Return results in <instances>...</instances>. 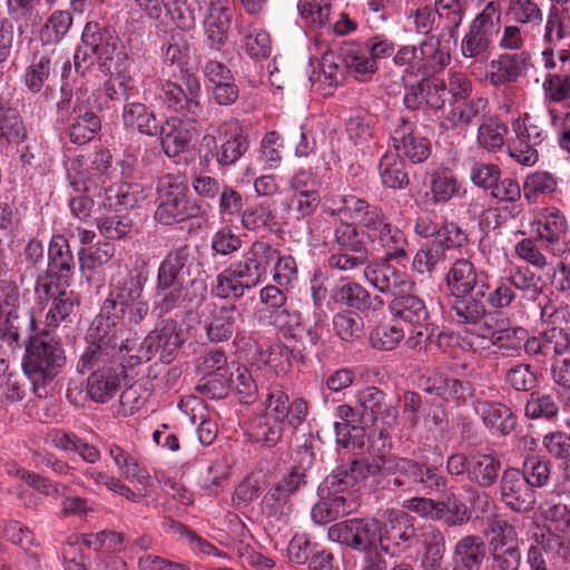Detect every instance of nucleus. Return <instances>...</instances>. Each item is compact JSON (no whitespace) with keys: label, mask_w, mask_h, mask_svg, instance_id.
Here are the masks:
<instances>
[{"label":"nucleus","mask_w":570,"mask_h":570,"mask_svg":"<svg viewBox=\"0 0 570 570\" xmlns=\"http://www.w3.org/2000/svg\"><path fill=\"white\" fill-rule=\"evenodd\" d=\"M542 517L546 531L535 534L533 543L542 547L547 554L567 557L570 552V507L561 502L548 503Z\"/></svg>","instance_id":"aec40b11"},{"label":"nucleus","mask_w":570,"mask_h":570,"mask_svg":"<svg viewBox=\"0 0 570 570\" xmlns=\"http://www.w3.org/2000/svg\"><path fill=\"white\" fill-rule=\"evenodd\" d=\"M242 227L249 232H273L277 225L276 216L266 204H257L243 209L240 214Z\"/></svg>","instance_id":"338daca9"},{"label":"nucleus","mask_w":570,"mask_h":570,"mask_svg":"<svg viewBox=\"0 0 570 570\" xmlns=\"http://www.w3.org/2000/svg\"><path fill=\"white\" fill-rule=\"evenodd\" d=\"M120 49V38L112 27L97 21H88L73 53L75 71L80 76H86L96 61L101 69L109 68Z\"/></svg>","instance_id":"9d476101"},{"label":"nucleus","mask_w":570,"mask_h":570,"mask_svg":"<svg viewBox=\"0 0 570 570\" xmlns=\"http://www.w3.org/2000/svg\"><path fill=\"white\" fill-rule=\"evenodd\" d=\"M539 240L554 256H561L567 245L566 238L569 230L564 214L554 206L538 209L531 223Z\"/></svg>","instance_id":"a878e982"},{"label":"nucleus","mask_w":570,"mask_h":570,"mask_svg":"<svg viewBox=\"0 0 570 570\" xmlns=\"http://www.w3.org/2000/svg\"><path fill=\"white\" fill-rule=\"evenodd\" d=\"M124 126L141 135L154 137L158 134L157 117L153 109L139 101H128L122 107Z\"/></svg>","instance_id":"603ef678"},{"label":"nucleus","mask_w":570,"mask_h":570,"mask_svg":"<svg viewBox=\"0 0 570 570\" xmlns=\"http://www.w3.org/2000/svg\"><path fill=\"white\" fill-rule=\"evenodd\" d=\"M195 267L196 257L188 244L173 248L160 261L153 286V311L158 317L180 308L186 302L197 306L205 301L206 282L189 279Z\"/></svg>","instance_id":"f257e3e1"},{"label":"nucleus","mask_w":570,"mask_h":570,"mask_svg":"<svg viewBox=\"0 0 570 570\" xmlns=\"http://www.w3.org/2000/svg\"><path fill=\"white\" fill-rule=\"evenodd\" d=\"M330 298L335 304L361 313L377 312L384 306L381 296L372 295L366 287L356 281H347L334 286Z\"/></svg>","instance_id":"c9c22d12"},{"label":"nucleus","mask_w":570,"mask_h":570,"mask_svg":"<svg viewBox=\"0 0 570 570\" xmlns=\"http://www.w3.org/2000/svg\"><path fill=\"white\" fill-rule=\"evenodd\" d=\"M487 273L484 269L478 271L469 258H456L444 275L449 295L474 293L485 288Z\"/></svg>","instance_id":"f704fd0d"},{"label":"nucleus","mask_w":570,"mask_h":570,"mask_svg":"<svg viewBox=\"0 0 570 570\" xmlns=\"http://www.w3.org/2000/svg\"><path fill=\"white\" fill-rule=\"evenodd\" d=\"M199 317L209 342L220 343L233 337L243 321V313L234 303L219 305L209 302Z\"/></svg>","instance_id":"393cba45"},{"label":"nucleus","mask_w":570,"mask_h":570,"mask_svg":"<svg viewBox=\"0 0 570 570\" xmlns=\"http://www.w3.org/2000/svg\"><path fill=\"white\" fill-rule=\"evenodd\" d=\"M293 511V499L269 485L262 500V513L267 523L281 530L288 524Z\"/></svg>","instance_id":"8fccbe9b"},{"label":"nucleus","mask_w":570,"mask_h":570,"mask_svg":"<svg viewBox=\"0 0 570 570\" xmlns=\"http://www.w3.org/2000/svg\"><path fill=\"white\" fill-rule=\"evenodd\" d=\"M364 41L346 42L341 55L347 73L358 82H370L379 71V65L374 62Z\"/></svg>","instance_id":"4c0bfd02"},{"label":"nucleus","mask_w":570,"mask_h":570,"mask_svg":"<svg viewBox=\"0 0 570 570\" xmlns=\"http://www.w3.org/2000/svg\"><path fill=\"white\" fill-rule=\"evenodd\" d=\"M101 129L99 116L77 97L68 120V137L75 145H85L91 141Z\"/></svg>","instance_id":"e433bc0d"},{"label":"nucleus","mask_w":570,"mask_h":570,"mask_svg":"<svg viewBox=\"0 0 570 570\" xmlns=\"http://www.w3.org/2000/svg\"><path fill=\"white\" fill-rule=\"evenodd\" d=\"M508 132L505 122L497 116H489L479 125L476 142L487 151L497 153L504 146Z\"/></svg>","instance_id":"bf43d9fd"},{"label":"nucleus","mask_w":570,"mask_h":570,"mask_svg":"<svg viewBox=\"0 0 570 570\" xmlns=\"http://www.w3.org/2000/svg\"><path fill=\"white\" fill-rule=\"evenodd\" d=\"M355 462L337 466L321 484L322 500L311 511L315 523L325 524L337 518L350 514L357 508V502L350 489L354 488L363 479H355L347 484L346 476H354Z\"/></svg>","instance_id":"6e6552de"},{"label":"nucleus","mask_w":570,"mask_h":570,"mask_svg":"<svg viewBox=\"0 0 570 570\" xmlns=\"http://www.w3.org/2000/svg\"><path fill=\"white\" fill-rule=\"evenodd\" d=\"M58 59L55 49H43L33 53L30 65L26 68L23 82L31 92L41 89L56 77L55 68Z\"/></svg>","instance_id":"37998d69"},{"label":"nucleus","mask_w":570,"mask_h":570,"mask_svg":"<svg viewBox=\"0 0 570 570\" xmlns=\"http://www.w3.org/2000/svg\"><path fill=\"white\" fill-rule=\"evenodd\" d=\"M384 525L380 523L379 546L386 553L405 551L415 539L416 530L404 511H392Z\"/></svg>","instance_id":"7c9ffc66"},{"label":"nucleus","mask_w":570,"mask_h":570,"mask_svg":"<svg viewBox=\"0 0 570 570\" xmlns=\"http://www.w3.org/2000/svg\"><path fill=\"white\" fill-rule=\"evenodd\" d=\"M379 174L386 188L403 189L410 184L405 164L397 155L384 154L379 163Z\"/></svg>","instance_id":"680f3d73"},{"label":"nucleus","mask_w":570,"mask_h":570,"mask_svg":"<svg viewBox=\"0 0 570 570\" xmlns=\"http://www.w3.org/2000/svg\"><path fill=\"white\" fill-rule=\"evenodd\" d=\"M147 279L145 263H136L124 278L112 283L95 318L98 324L122 327L126 333L128 327L139 325L149 314V304L144 299Z\"/></svg>","instance_id":"7ed1b4c3"},{"label":"nucleus","mask_w":570,"mask_h":570,"mask_svg":"<svg viewBox=\"0 0 570 570\" xmlns=\"http://www.w3.org/2000/svg\"><path fill=\"white\" fill-rule=\"evenodd\" d=\"M570 37V8L568 6L558 8L552 6L549 9L543 33L546 45L557 46Z\"/></svg>","instance_id":"e2e57ef3"},{"label":"nucleus","mask_w":570,"mask_h":570,"mask_svg":"<svg viewBox=\"0 0 570 570\" xmlns=\"http://www.w3.org/2000/svg\"><path fill=\"white\" fill-rule=\"evenodd\" d=\"M525 336V328L521 326L509 327L493 334L491 343L501 356L517 357L520 356L523 350Z\"/></svg>","instance_id":"774afa93"},{"label":"nucleus","mask_w":570,"mask_h":570,"mask_svg":"<svg viewBox=\"0 0 570 570\" xmlns=\"http://www.w3.org/2000/svg\"><path fill=\"white\" fill-rule=\"evenodd\" d=\"M382 257L380 261L367 262L362 267L366 282L384 295L394 296L401 289H411L414 283L410 277Z\"/></svg>","instance_id":"2f4dec72"},{"label":"nucleus","mask_w":570,"mask_h":570,"mask_svg":"<svg viewBox=\"0 0 570 570\" xmlns=\"http://www.w3.org/2000/svg\"><path fill=\"white\" fill-rule=\"evenodd\" d=\"M158 38L161 39L159 47V57L165 65L177 66L183 70L190 59L193 43L183 32L170 29L160 30Z\"/></svg>","instance_id":"c03bdc74"},{"label":"nucleus","mask_w":570,"mask_h":570,"mask_svg":"<svg viewBox=\"0 0 570 570\" xmlns=\"http://www.w3.org/2000/svg\"><path fill=\"white\" fill-rule=\"evenodd\" d=\"M327 315L324 311L313 312V324L305 327L302 324V313L296 309H288L285 306L276 312H271V324L279 328L285 338L295 342L297 354L309 352L323 341L326 330Z\"/></svg>","instance_id":"dca6fc26"},{"label":"nucleus","mask_w":570,"mask_h":570,"mask_svg":"<svg viewBox=\"0 0 570 570\" xmlns=\"http://www.w3.org/2000/svg\"><path fill=\"white\" fill-rule=\"evenodd\" d=\"M560 412L559 402L551 393L532 391L524 404V415L530 420L553 422Z\"/></svg>","instance_id":"13d9d810"},{"label":"nucleus","mask_w":570,"mask_h":570,"mask_svg":"<svg viewBox=\"0 0 570 570\" xmlns=\"http://www.w3.org/2000/svg\"><path fill=\"white\" fill-rule=\"evenodd\" d=\"M26 137V130L18 109L9 99L0 96V141L19 144Z\"/></svg>","instance_id":"6e6d98bb"},{"label":"nucleus","mask_w":570,"mask_h":570,"mask_svg":"<svg viewBox=\"0 0 570 570\" xmlns=\"http://www.w3.org/2000/svg\"><path fill=\"white\" fill-rule=\"evenodd\" d=\"M419 387L453 407L464 405L473 393L469 381L452 377L438 370L426 371L419 379Z\"/></svg>","instance_id":"b1692460"},{"label":"nucleus","mask_w":570,"mask_h":570,"mask_svg":"<svg viewBox=\"0 0 570 570\" xmlns=\"http://www.w3.org/2000/svg\"><path fill=\"white\" fill-rule=\"evenodd\" d=\"M250 288L229 266L217 274L212 284V294L218 298L239 301Z\"/></svg>","instance_id":"0e129e2a"},{"label":"nucleus","mask_w":570,"mask_h":570,"mask_svg":"<svg viewBox=\"0 0 570 570\" xmlns=\"http://www.w3.org/2000/svg\"><path fill=\"white\" fill-rule=\"evenodd\" d=\"M428 188L424 195L426 203L439 206L459 196L461 184L451 170L442 169L431 174Z\"/></svg>","instance_id":"3c124183"},{"label":"nucleus","mask_w":570,"mask_h":570,"mask_svg":"<svg viewBox=\"0 0 570 570\" xmlns=\"http://www.w3.org/2000/svg\"><path fill=\"white\" fill-rule=\"evenodd\" d=\"M390 135L396 151L413 164L426 160L431 155V144L425 137L416 134V121L406 115L390 119Z\"/></svg>","instance_id":"5701e85b"},{"label":"nucleus","mask_w":570,"mask_h":570,"mask_svg":"<svg viewBox=\"0 0 570 570\" xmlns=\"http://www.w3.org/2000/svg\"><path fill=\"white\" fill-rule=\"evenodd\" d=\"M206 209L194 198L185 179L176 174H164L156 181V209L154 219L163 226L183 224L203 218Z\"/></svg>","instance_id":"423d86ee"},{"label":"nucleus","mask_w":570,"mask_h":570,"mask_svg":"<svg viewBox=\"0 0 570 570\" xmlns=\"http://www.w3.org/2000/svg\"><path fill=\"white\" fill-rule=\"evenodd\" d=\"M126 376L125 367L112 366L105 372L89 373L86 391L97 403H106L118 392L120 380Z\"/></svg>","instance_id":"09e8293b"},{"label":"nucleus","mask_w":570,"mask_h":570,"mask_svg":"<svg viewBox=\"0 0 570 570\" xmlns=\"http://www.w3.org/2000/svg\"><path fill=\"white\" fill-rule=\"evenodd\" d=\"M332 234V247L325 258V267L343 274L361 271L368 262L370 250L360 223L357 220H340Z\"/></svg>","instance_id":"1a4fd4ad"},{"label":"nucleus","mask_w":570,"mask_h":570,"mask_svg":"<svg viewBox=\"0 0 570 570\" xmlns=\"http://www.w3.org/2000/svg\"><path fill=\"white\" fill-rule=\"evenodd\" d=\"M112 155L109 149L101 148L92 155H79L71 160L68 168L70 186L77 193H101L102 186L109 178Z\"/></svg>","instance_id":"a211bd4d"},{"label":"nucleus","mask_w":570,"mask_h":570,"mask_svg":"<svg viewBox=\"0 0 570 570\" xmlns=\"http://www.w3.org/2000/svg\"><path fill=\"white\" fill-rule=\"evenodd\" d=\"M272 259L268 262V271L272 269L273 282L279 286L292 287L298 278L296 259L288 254L282 255L277 247L272 245Z\"/></svg>","instance_id":"69168bd1"},{"label":"nucleus","mask_w":570,"mask_h":570,"mask_svg":"<svg viewBox=\"0 0 570 570\" xmlns=\"http://www.w3.org/2000/svg\"><path fill=\"white\" fill-rule=\"evenodd\" d=\"M296 456H299V462L291 466L276 482L271 484V487L292 499L307 487V471L313 463L314 453L311 449L304 448L296 451Z\"/></svg>","instance_id":"a19ab883"},{"label":"nucleus","mask_w":570,"mask_h":570,"mask_svg":"<svg viewBox=\"0 0 570 570\" xmlns=\"http://www.w3.org/2000/svg\"><path fill=\"white\" fill-rule=\"evenodd\" d=\"M519 472H522V476L533 489H541L550 483L552 476V463L551 461L541 454L528 453L522 460Z\"/></svg>","instance_id":"5fc2aeb1"},{"label":"nucleus","mask_w":570,"mask_h":570,"mask_svg":"<svg viewBox=\"0 0 570 570\" xmlns=\"http://www.w3.org/2000/svg\"><path fill=\"white\" fill-rule=\"evenodd\" d=\"M249 141L238 121L220 125L213 134L202 138L199 159L200 164H209L215 159L217 165L226 168L235 165L248 150Z\"/></svg>","instance_id":"ddd939ff"},{"label":"nucleus","mask_w":570,"mask_h":570,"mask_svg":"<svg viewBox=\"0 0 570 570\" xmlns=\"http://www.w3.org/2000/svg\"><path fill=\"white\" fill-rule=\"evenodd\" d=\"M501 501L513 512L525 513L533 509L537 495L519 472V468H505L499 479Z\"/></svg>","instance_id":"c85d7f7f"},{"label":"nucleus","mask_w":570,"mask_h":570,"mask_svg":"<svg viewBox=\"0 0 570 570\" xmlns=\"http://www.w3.org/2000/svg\"><path fill=\"white\" fill-rule=\"evenodd\" d=\"M125 335L122 327L98 324L95 320L89 330L88 345L77 363V371L85 374L105 372L111 366L126 368L125 357L131 347Z\"/></svg>","instance_id":"39448f33"},{"label":"nucleus","mask_w":570,"mask_h":570,"mask_svg":"<svg viewBox=\"0 0 570 570\" xmlns=\"http://www.w3.org/2000/svg\"><path fill=\"white\" fill-rule=\"evenodd\" d=\"M502 461L494 450L474 451L469 454L454 452L446 459V472L456 482L470 488L487 490L500 479Z\"/></svg>","instance_id":"9b49d317"},{"label":"nucleus","mask_w":570,"mask_h":570,"mask_svg":"<svg viewBox=\"0 0 570 570\" xmlns=\"http://www.w3.org/2000/svg\"><path fill=\"white\" fill-rule=\"evenodd\" d=\"M501 12L494 1L485 4L483 10L471 21L461 40L460 51L464 58L483 62L489 58L493 38L500 31Z\"/></svg>","instance_id":"f3484780"},{"label":"nucleus","mask_w":570,"mask_h":570,"mask_svg":"<svg viewBox=\"0 0 570 570\" xmlns=\"http://www.w3.org/2000/svg\"><path fill=\"white\" fill-rule=\"evenodd\" d=\"M531 62L528 51L504 52L490 61L485 79L495 88L510 86L527 73Z\"/></svg>","instance_id":"72a5a7b5"},{"label":"nucleus","mask_w":570,"mask_h":570,"mask_svg":"<svg viewBox=\"0 0 570 570\" xmlns=\"http://www.w3.org/2000/svg\"><path fill=\"white\" fill-rule=\"evenodd\" d=\"M474 411L494 435H508L517 426V416L502 403L479 400L474 403Z\"/></svg>","instance_id":"79ce46f5"},{"label":"nucleus","mask_w":570,"mask_h":570,"mask_svg":"<svg viewBox=\"0 0 570 570\" xmlns=\"http://www.w3.org/2000/svg\"><path fill=\"white\" fill-rule=\"evenodd\" d=\"M61 338L41 330L29 337L22 358V370L30 381L33 394L39 399L48 396V385L66 365Z\"/></svg>","instance_id":"20e7f679"},{"label":"nucleus","mask_w":570,"mask_h":570,"mask_svg":"<svg viewBox=\"0 0 570 570\" xmlns=\"http://www.w3.org/2000/svg\"><path fill=\"white\" fill-rule=\"evenodd\" d=\"M354 476H346L347 484L355 479L367 476L392 475L387 485L392 490L440 492L446 488V479L438 466L420 462L410 458L396 455H380L371 462L354 460Z\"/></svg>","instance_id":"f03ea898"},{"label":"nucleus","mask_w":570,"mask_h":570,"mask_svg":"<svg viewBox=\"0 0 570 570\" xmlns=\"http://www.w3.org/2000/svg\"><path fill=\"white\" fill-rule=\"evenodd\" d=\"M541 278L528 266H514L507 275L493 278L489 272L485 275L484 287L478 292L484 303L497 312L510 309L518 299V292L528 302H535L543 293Z\"/></svg>","instance_id":"0eeeda50"},{"label":"nucleus","mask_w":570,"mask_h":570,"mask_svg":"<svg viewBox=\"0 0 570 570\" xmlns=\"http://www.w3.org/2000/svg\"><path fill=\"white\" fill-rule=\"evenodd\" d=\"M345 132L348 141L364 151L375 138L374 116L370 114L350 116L345 121Z\"/></svg>","instance_id":"4d7b16f0"},{"label":"nucleus","mask_w":570,"mask_h":570,"mask_svg":"<svg viewBox=\"0 0 570 570\" xmlns=\"http://www.w3.org/2000/svg\"><path fill=\"white\" fill-rule=\"evenodd\" d=\"M358 223L367 242L382 250L386 261L399 262L407 257L409 242L404 232L391 222L381 206L370 203Z\"/></svg>","instance_id":"f8f14e48"},{"label":"nucleus","mask_w":570,"mask_h":570,"mask_svg":"<svg viewBox=\"0 0 570 570\" xmlns=\"http://www.w3.org/2000/svg\"><path fill=\"white\" fill-rule=\"evenodd\" d=\"M365 198L353 194H328L321 200L322 210L331 217H338L340 220H357L368 206Z\"/></svg>","instance_id":"49530a36"},{"label":"nucleus","mask_w":570,"mask_h":570,"mask_svg":"<svg viewBox=\"0 0 570 570\" xmlns=\"http://www.w3.org/2000/svg\"><path fill=\"white\" fill-rule=\"evenodd\" d=\"M186 85L187 91L170 80H151L144 82V94L147 97L153 91L155 99L159 100L164 108L196 119L203 111L199 101L200 82L195 76L188 75Z\"/></svg>","instance_id":"2eb2a0df"},{"label":"nucleus","mask_w":570,"mask_h":570,"mask_svg":"<svg viewBox=\"0 0 570 570\" xmlns=\"http://www.w3.org/2000/svg\"><path fill=\"white\" fill-rule=\"evenodd\" d=\"M184 343L183 331L177 321L166 318L144 338L138 353L130 355L129 366L150 361L159 354V360L170 363Z\"/></svg>","instance_id":"6ab92c4d"},{"label":"nucleus","mask_w":570,"mask_h":570,"mask_svg":"<svg viewBox=\"0 0 570 570\" xmlns=\"http://www.w3.org/2000/svg\"><path fill=\"white\" fill-rule=\"evenodd\" d=\"M50 291H35L40 303L48 302L43 320L45 331L53 333L61 324H70L79 306V297L69 286L50 285Z\"/></svg>","instance_id":"bb28decb"},{"label":"nucleus","mask_w":570,"mask_h":570,"mask_svg":"<svg viewBox=\"0 0 570 570\" xmlns=\"http://www.w3.org/2000/svg\"><path fill=\"white\" fill-rule=\"evenodd\" d=\"M558 187V180L549 171H534L527 175L522 190L529 205L538 204L541 199L551 196Z\"/></svg>","instance_id":"052dcab7"},{"label":"nucleus","mask_w":570,"mask_h":570,"mask_svg":"<svg viewBox=\"0 0 570 570\" xmlns=\"http://www.w3.org/2000/svg\"><path fill=\"white\" fill-rule=\"evenodd\" d=\"M76 271V262L68 240L62 235H53L48 247L47 271L37 276L35 291H50V285L70 286Z\"/></svg>","instance_id":"4be33fe9"},{"label":"nucleus","mask_w":570,"mask_h":570,"mask_svg":"<svg viewBox=\"0 0 570 570\" xmlns=\"http://www.w3.org/2000/svg\"><path fill=\"white\" fill-rule=\"evenodd\" d=\"M272 255V244L265 240H255L242 258L232 262L228 266L253 289L266 281Z\"/></svg>","instance_id":"cd10ccee"},{"label":"nucleus","mask_w":570,"mask_h":570,"mask_svg":"<svg viewBox=\"0 0 570 570\" xmlns=\"http://www.w3.org/2000/svg\"><path fill=\"white\" fill-rule=\"evenodd\" d=\"M0 297V340L11 348L20 347L21 337L28 341L37 330V321L31 308L20 305L16 286L8 285Z\"/></svg>","instance_id":"4468645a"},{"label":"nucleus","mask_w":570,"mask_h":570,"mask_svg":"<svg viewBox=\"0 0 570 570\" xmlns=\"http://www.w3.org/2000/svg\"><path fill=\"white\" fill-rule=\"evenodd\" d=\"M448 317L456 325H479L488 315L487 305L478 292L452 295Z\"/></svg>","instance_id":"58836bf2"},{"label":"nucleus","mask_w":570,"mask_h":570,"mask_svg":"<svg viewBox=\"0 0 570 570\" xmlns=\"http://www.w3.org/2000/svg\"><path fill=\"white\" fill-rule=\"evenodd\" d=\"M203 27L207 46L220 51L228 41L234 9L229 0H207Z\"/></svg>","instance_id":"c756f323"},{"label":"nucleus","mask_w":570,"mask_h":570,"mask_svg":"<svg viewBox=\"0 0 570 570\" xmlns=\"http://www.w3.org/2000/svg\"><path fill=\"white\" fill-rule=\"evenodd\" d=\"M487 556L484 540L476 534L462 537L454 546L453 564L454 570L479 569Z\"/></svg>","instance_id":"de8ad7c7"},{"label":"nucleus","mask_w":570,"mask_h":570,"mask_svg":"<svg viewBox=\"0 0 570 570\" xmlns=\"http://www.w3.org/2000/svg\"><path fill=\"white\" fill-rule=\"evenodd\" d=\"M158 129L161 149L168 158H175L188 149L193 132L185 120L170 117Z\"/></svg>","instance_id":"a18cd8bd"},{"label":"nucleus","mask_w":570,"mask_h":570,"mask_svg":"<svg viewBox=\"0 0 570 570\" xmlns=\"http://www.w3.org/2000/svg\"><path fill=\"white\" fill-rule=\"evenodd\" d=\"M490 104L484 97H476L470 100H463L460 104H451L448 120L454 128L465 129L479 119L488 118Z\"/></svg>","instance_id":"864d4df0"},{"label":"nucleus","mask_w":570,"mask_h":570,"mask_svg":"<svg viewBox=\"0 0 570 570\" xmlns=\"http://www.w3.org/2000/svg\"><path fill=\"white\" fill-rule=\"evenodd\" d=\"M266 406L292 434L305 422L308 414V403L303 397L291 400L288 394L277 386L267 394Z\"/></svg>","instance_id":"473e14b6"},{"label":"nucleus","mask_w":570,"mask_h":570,"mask_svg":"<svg viewBox=\"0 0 570 570\" xmlns=\"http://www.w3.org/2000/svg\"><path fill=\"white\" fill-rule=\"evenodd\" d=\"M327 537L333 542L365 554L379 549L380 521L365 518L347 519L331 525Z\"/></svg>","instance_id":"412c9836"},{"label":"nucleus","mask_w":570,"mask_h":570,"mask_svg":"<svg viewBox=\"0 0 570 570\" xmlns=\"http://www.w3.org/2000/svg\"><path fill=\"white\" fill-rule=\"evenodd\" d=\"M409 291L401 289L393 296L387 305L390 314L411 325H429L430 312L424 299Z\"/></svg>","instance_id":"ea45409f"}]
</instances>
